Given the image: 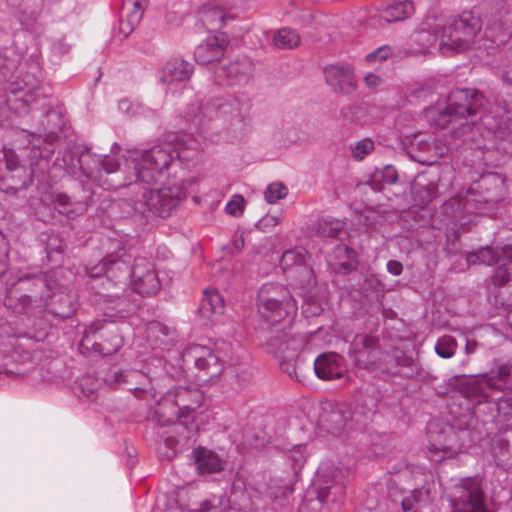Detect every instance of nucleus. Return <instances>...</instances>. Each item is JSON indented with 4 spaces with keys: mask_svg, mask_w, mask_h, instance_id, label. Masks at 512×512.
<instances>
[{
    "mask_svg": "<svg viewBox=\"0 0 512 512\" xmlns=\"http://www.w3.org/2000/svg\"><path fill=\"white\" fill-rule=\"evenodd\" d=\"M175 155L179 161L186 163L194 160L198 155L197 142L177 140L175 144L165 142L149 150L127 151L121 157H93L92 162L99 168L85 173L106 189L124 187L138 181L151 183L168 169Z\"/></svg>",
    "mask_w": 512,
    "mask_h": 512,
    "instance_id": "obj_1",
    "label": "nucleus"
},
{
    "mask_svg": "<svg viewBox=\"0 0 512 512\" xmlns=\"http://www.w3.org/2000/svg\"><path fill=\"white\" fill-rule=\"evenodd\" d=\"M460 393L474 405L488 404L504 418L512 417V364L477 376L457 378Z\"/></svg>",
    "mask_w": 512,
    "mask_h": 512,
    "instance_id": "obj_2",
    "label": "nucleus"
},
{
    "mask_svg": "<svg viewBox=\"0 0 512 512\" xmlns=\"http://www.w3.org/2000/svg\"><path fill=\"white\" fill-rule=\"evenodd\" d=\"M288 288L280 283H266L261 286L257 294V313L267 325L269 337L266 349L279 363L282 370H286L285 353L287 342V316L286 302Z\"/></svg>",
    "mask_w": 512,
    "mask_h": 512,
    "instance_id": "obj_3",
    "label": "nucleus"
},
{
    "mask_svg": "<svg viewBox=\"0 0 512 512\" xmlns=\"http://www.w3.org/2000/svg\"><path fill=\"white\" fill-rule=\"evenodd\" d=\"M483 105V96L474 89H456L447 98L425 109L430 126L444 128L452 125L451 137H461L472 128L468 118L476 115Z\"/></svg>",
    "mask_w": 512,
    "mask_h": 512,
    "instance_id": "obj_4",
    "label": "nucleus"
},
{
    "mask_svg": "<svg viewBox=\"0 0 512 512\" xmlns=\"http://www.w3.org/2000/svg\"><path fill=\"white\" fill-rule=\"evenodd\" d=\"M204 400L203 393L195 387H177L168 391L158 404L155 414L158 422L167 425L176 420L193 417Z\"/></svg>",
    "mask_w": 512,
    "mask_h": 512,
    "instance_id": "obj_5",
    "label": "nucleus"
},
{
    "mask_svg": "<svg viewBox=\"0 0 512 512\" xmlns=\"http://www.w3.org/2000/svg\"><path fill=\"white\" fill-rule=\"evenodd\" d=\"M183 366L188 370L194 367L199 382H214L224 371L223 362L206 346L191 345L181 354Z\"/></svg>",
    "mask_w": 512,
    "mask_h": 512,
    "instance_id": "obj_6",
    "label": "nucleus"
},
{
    "mask_svg": "<svg viewBox=\"0 0 512 512\" xmlns=\"http://www.w3.org/2000/svg\"><path fill=\"white\" fill-rule=\"evenodd\" d=\"M456 32L459 33L460 39L463 40L467 49H480L485 46L481 44V40L486 38L491 42H503L502 25L498 22L487 23L486 28L482 31L479 18L464 13L459 19H456Z\"/></svg>",
    "mask_w": 512,
    "mask_h": 512,
    "instance_id": "obj_7",
    "label": "nucleus"
},
{
    "mask_svg": "<svg viewBox=\"0 0 512 512\" xmlns=\"http://www.w3.org/2000/svg\"><path fill=\"white\" fill-rule=\"evenodd\" d=\"M185 196V186L170 179L161 187L150 189L143 194L147 208L163 218L169 216Z\"/></svg>",
    "mask_w": 512,
    "mask_h": 512,
    "instance_id": "obj_8",
    "label": "nucleus"
},
{
    "mask_svg": "<svg viewBox=\"0 0 512 512\" xmlns=\"http://www.w3.org/2000/svg\"><path fill=\"white\" fill-rule=\"evenodd\" d=\"M40 90V82L32 74L18 77L10 86L12 96L7 100L10 109L17 114L25 113L28 106L40 99Z\"/></svg>",
    "mask_w": 512,
    "mask_h": 512,
    "instance_id": "obj_9",
    "label": "nucleus"
},
{
    "mask_svg": "<svg viewBox=\"0 0 512 512\" xmlns=\"http://www.w3.org/2000/svg\"><path fill=\"white\" fill-rule=\"evenodd\" d=\"M241 110L242 105L237 100H216L205 106L189 108L185 117L194 126H202L205 124L206 119H213L214 117L223 119L239 117Z\"/></svg>",
    "mask_w": 512,
    "mask_h": 512,
    "instance_id": "obj_10",
    "label": "nucleus"
},
{
    "mask_svg": "<svg viewBox=\"0 0 512 512\" xmlns=\"http://www.w3.org/2000/svg\"><path fill=\"white\" fill-rule=\"evenodd\" d=\"M87 274L91 278H97L104 274L108 285L124 289L128 285L131 268L122 259V250H120L116 255H108L103 258L97 266L87 268Z\"/></svg>",
    "mask_w": 512,
    "mask_h": 512,
    "instance_id": "obj_11",
    "label": "nucleus"
},
{
    "mask_svg": "<svg viewBox=\"0 0 512 512\" xmlns=\"http://www.w3.org/2000/svg\"><path fill=\"white\" fill-rule=\"evenodd\" d=\"M128 285L143 296L156 294L161 288V282L155 265L146 258H137L131 267Z\"/></svg>",
    "mask_w": 512,
    "mask_h": 512,
    "instance_id": "obj_12",
    "label": "nucleus"
},
{
    "mask_svg": "<svg viewBox=\"0 0 512 512\" xmlns=\"http://www.w3.org/2000/svg\"><path fill=\"white\" fill-rule=\"evenodd\" d=\"M453 506L455 512H488L478 480L465 479L456 488Z\"/></svg>",
    "mask_w": 512,
    "mask_h": 512,
    "instance_id": "obj_13",
    "label": "nucleus"
},
{
    "mask_svg": "<svg viewBox=\"0 0 512 512\" xmlns=\"http://www.w3.org/2000/svg\"><path fill=\"white\" fill-rule=\"evenodd\" d=\"M429 433L431 434V443L428 445L427 451L431 460L440 462L455 456L461 451L462 445L458 433L453 427L446 426L441 433L434 435L431 425Z\"/></svg>",
    "mask_w": 512,
    "mask_h": 512,
    "instance_id": "obj_14",
    "label": "nucleus"
},
{
    "mask_svg": "<svg viewBox=\"0 0 512 512\" xmlns=\"http://www.w3.org/2000/svg\"><path fill=\"white\" fill-rule=\"evenodd\" d=\"M193 65L183 59L168 61L159 72V81L166 86V93H174L178 86L190 79Z\"/></svg>",
    "mask_w": 512,
    "mask_h": 512,
    "instance_id": "obj_15",
    "label": "nucleus"
},
{
    "mask_svg": "<svg viewBox=\"0 0 512 512\" xmlns=\"http://www.w3.org/2000/svg\"><path fill=\"white\" fill-rule=\"evenodd\" d=\"M376 341L367 335H357L350 350V356L359 368L372 370L379 360L380 351L375 346Z\"/></svg>",
    "mask_w": 512,
    "mask_h": 512,
    "instance_id": "obj_16",
    "label": "nucleus"
},
{
    "mask_svg": "<svg viewBox=\"0 0 512 512\" xmlns=\"http://www.w3.org/2000/svg\"><path fill=\"white\" fill-rule=\"evenodd\" d=\"M324 77L336 92L350 93L356 88L354 70L350 65H329L324 69Z\"/></svg>",
    "mask_w": 512,
    "mask_h": 512,
    "instance_id": "obj_17",
    "label": "nucleus"
},
{
    "mask_svg": "<svg viewBox=\"0 0 512 512\" xmlns=\"http://www.w3.org/2000/svg\"><path fill=\"white\" fill-rule=\"evenodd\" d=\"M227 38L223 33L208 36L195 49L194 56L198 63L207 65L219 61L225 53Z\"/></svg>",
    "mask_w": 512,
    "mask_h": 512,
    "instance_id": "obj_18",
    "label": "nucleus"
},
{
    "mask_svg": "<svg viewBox=\"0 0 512 512\" xmlns=\"http://www.w3.org/2000/svg\"><path fill=\"white\" fill-rule=\"evenodd\" d=\"M410 145L412 150L415 148L419 152V162L432 164L450 151L452 143L440 144L431 142L425 135H416L410 141Z\"/></svg>",
    "mask_w": 512,
    "mask_h": 512,
    "instance_id": "obj_19",
    "label": "nucleus"
},
{
    "mask_svg": "<svg viewBox=\"0 0 512 512\" xmlns=\"http://www.w3.org/2000/svg\"><path fill=\"white\" fill-rule=\"evenodd\" d=\"M351 419V411L343 404L327 403L322 407L321 422L333 433L346 429Z\"/></svg>",
    "mask_w": 512,
    "mask_h": 512,
    "instance_id": "obj_20",
    "label": "nucleus"
},
{
    "mask_svg": "<svg viewBox=\"0 0 512 512\" xmlns=\"http://www.w3.org/2000/svg\"><path fill=\"white\" fill-rule=\"evenodd\" d=\"M316 375L322 380H334L344 374L342 358L336 353H324L319 355L314 363Z\"/></svg>",
    "mask_w": 512,
    "mask_h": 512,
    "instance_id": "obj_21",
    "label": "nucleus"
},
{
    "mask_svg": "<svg viewBox=\"0 0 512 512\" xmlns=\"http://www.w3.org/2000/svg\"><path fill=\"white\" fill-rule=\"evenodd\" d=\"M222 70L231 84H245L253 74L254 65L249 57L243 55L230 61Z\"/></svg>",
    "mask_w": 512,
    "mask_h": 512,
    "instance_id": "obj_22",
    "label": "nucleus"
},
{
    "mask_svg": "<svg viewBox=\"0 0 512 512\" xmlns=\"http://www.w3.org/2000/svg\"><path fill=\"white\" fill-rule=\"evenodd\" d=\"M199 311L202 317L211 321L223 315L225 311L223 296L217 290H205L199 306Z\"/></svg>",
    "mask_w": 512,
    "mask_h": 512,
    "instance_id": "obj_23",
    "label": "nucleus"
},
{
    "mask_svg": "<svg viewBox=\"0 0 512 512\" xmlns=\"http://www.w3.org/2000/svg\"><path fill=\"white\" fill-rule=\"evenodd\" d=\"M193 457L199 474L216 473L223 469L222 459L212 450L196 448L193 450Z\"/></svg>",
    "mask_w": 512,
    "mask_h": 512,
    "instance_id": "obj_24",
    "label": "nucleus"
},
{
    "mask_svg": "<svg viewBox=\"0 0 512 512\" xmlns=\"http://www.w3.org/2000/svg\"><path fill=\"white\" fill-rule=\"evenodd\" d=\"M32 139L29 141L31 146L32 159L30 166L38 164L39 159H47L53 154L52 145L57 139V134L51 131L45 135V138L41 134H33Z\"/></svg>",
    "mask_w": 512,
    "mask_h": 512,
    "instance_id": "obj_25",
    "label": "nucleus"
},
{
    "mask_svg": "<svg viewBox=\"0 0 512 512\" xmlns=\"http://www.w3.org/2000/svg\"><path fill=\"white\" fill-rule=\"evenodd\" d=\"M439 50L444 55L468 50L463 40L460 39L459 33L456 32V20L443 28L439 40Z\"/></svg>",
    "mask_w": 512,
    "mask_h": 512,
    "instance_id": "obj_26",
    "label": "nucleus"
},
{
    "mask_svg": "<svg viewBox=\"0 0 512 512\" xmlns=\"http://www.w3.org/2000/svg\"><path fill=\"white\" fill-rule=\"evenodd\" d=\"M356 253L345 245H338L330 259V265L338 273H347L356 267Z\"/></svg>",
    "mask_w": 512,
    "mask_h": 512,
    "instance_id": "obj_27",
    "label": "nucleus"
},
{
    "mask_svg": "<svg viewBox=\"0 0 512 512\" xmlns=\"http://www.w3.org/2000/svg\"><path fill=\"white\" fill-rule=\"evenodd\" d=\"M414 11L413 4L410 1L396 2L386 5L380 11L381 19L388 23L402 21L412 15Z\"/></svg>",
    "mask_w": 512,
    "mask_h": 512,
    "instance_id": "obj_28",
    "label": "nucleus"
},
{
    "mask_svg": "<svg viewBox=\"0 0 512 512\" xmlns=\"http://www.w3.org/2000/svg\"><path fill=\"white\" fill-rule=\"evenodd\" d=\"M501 251L503 258L492 276V281L495 285H504L512 277V274L509 272L510 270L512 271V246L506 245L501 248Z\"/></svg>",
    "mask_w": 512,
    "mask_h": 512,
    "instance_id": "obj_29",
    "label": "nucleus"
},
{
    "mask_svg": "<svg viewBox=\"0 0 512 512\" xmlns=\"http://www.w3.org/2000/svg\"><path fill=\"white\" fill-rule=\"evenodd\" d=\"M503 258V254L500 249H491L489 247H485L480 249L479 251L469 253L466 257V261L468 265L475 264H499L501 263V259Z\"/></svg>",
    "mask_w": 512,
    "mask_h": 512,
    "instance_id": "obj_30",
    "label": "nucleus"
},
{
    "mask_svg": "<svg viewBox=\"0 0 512 512\" xmlns=\"http://www.w3.org/2000/svg\"><path fill=\"white\" fill-rule=\"evenodd\" d=\"M481 188L491 192L485 201L496 202L504 195V179L497 174H487L481 178Z\"/></svg>",
    "mask_w": 512,
    "mask_h": 512,
    "instance_id": "obj_31",
    "label": "nucleus"
},
{
    "mask_svg": "<svg viewBox=\"0 0 512 512\" xmlns=\"http://www.w3.org/2000/svg\"><path fill=\"white\" fill-rule=\"evenodd\" d=\"M53 204L59 213L69 217L82 214L86 210L84 203H71L70 198L66 194L62 193H58L54 196Z\"/></svg>",
    "mask_w": 512,
    "mask_h": 512,
    "instance_id": "obj_32",
    "label": "nucleus"
},
{
    "mask_svg": "<svg viewBox=\"0 0 512 512\" xmlns=\"http://www.w3.org/2000/svg\"><path fill=\"white\" fill-rule=\"evenodd\" d=\"M412 194L416 201L428 203L437 196V187L434 183H423L417 179L412 185Z\"/></svg>",
    "mask_w": 512,
    "mask_h": 512,
    "instance_id": "obj_33",
    "label": "nucleus"
},
{
    "mask_svg": "<svg viewBox=\"0 0 512 512\" xmlns=\"http://www.w3.org/2000/svg\"><path fill=\"white\" fill-rule=\"evenodd\" d=\"M432 500L429 488L413 492L411 498H405L402 502L403 510L410 511L416 506L417 509L428 505Z\"/></svg>",
    "mask_w": 512,
    "mask_h": 512,
    "instance_id": "obj_34",
    "label": "nucleus"
},
{
    "mask_svg": "<svg viewBox=\"0 0 512 512\" xmlns=\"http://www.w3.org/2000/svg\"><path fill=\"white\" fill-rule=\"evenodd\" d=\"M475 207V200L470 199L467 195L465 197H454L451 198L444 205L445 213L447 214H456L462 210L467 213L472 212Z\"/></svg>",
    "mask_w": 512,
    "mask_h": 512,
    "instance_id": "obj_35",
    "label": "nucleus"
},
{
    "mask_svg": "<svg viewBox=\"0 0 512 512\" xmlns=\"http://www.w3.org/2000/svg\"><path fill=\"white\" fill-rule=\"evenodd\" d=\"M375 148L374 141L370 138L361 139L350 145L351 157L356 161L363 160Z\"/></svg>",
    "mask_w": 512,
    "mask_h": 512,
    "instance_id": "obj_36",
    "label": "nucleus"
},
{
    "mask_svg": "<svg viewBox=\"0 0 512 512\" xmlns=\"http://www.w3.org/2000/svg\"><path fill=\"white\" fill-rule=\"evenodd\" d=\"M457 349V342L455 338L449 335H444L439 338L435 345L436 353L442 358H451Z\"/></svg>",
    "mask_w": 512,
    "mask_h": 512,
    "instance_id": "obj_37",
    "label": "nucleus"
},
{
    "mask_svg": "<svg viewBox=\"0 0 512 512\" xmlns=\"http://www.w3.org/2000/svg\"><path fill=\"white\" fill-rule=\"evenodd\" d=\"M229 500L226 496L213 497L201 503L199 512H227Z\"/></svg>",
    "mask_w": 512,
    "mask_h": 512,
    "instance_id": "obj_38",
    "label": "nucleus"
},
{
    "mask_svg": "<svg viewBox=\"0 0 512 512\" xmlns=\"http://www.w3.org/2000/svg\"><path fill=\"white\" fill-rule=\"evenodd\" d=\"M397 172L392 166H386L382 170H377L372 175V186L375 190H381L376 183L383 182L385 184H393L397 181Z\"/></svg>",
    "mask_w": 512,
    "mask_h": 512,
    "instance_id": "obj_39",
    "label": "nucleus"
},
{
    "mask_svg": "<svg viewBox=\"0 0 512 512\" xmlns=\"http://www.w3.org/2000/svg\"><path fill=\"white\" fill-rule=\"evenodd\" d=\"M319 227L323 235L336 237L343 232L344 224L340 220H323L319 223Z\"/></svg>",
    "mask_w": 512,
    "mask_h": 512,
    "instance_id": "obj_40",
    "label": "nucleus"
},
{
    "mask_svg": "<svg viewBox=\"0 0 512 512\" xmlns=\"http://www.w3.org/2000/svg\"><path fill=\"white\" fill-rule=\"evenodd\" d=\"M286 187L281 183H272L267 187L265 192V199L269 203H275L279 199L285 197Z\"/></svg>",
    "mask_w": 512,
    "mask_h": 512,
    "instance_id": "obj_41",
    "label": "nucleus"
},
{
    "mask_svg": "<svg viewBox=\"0 0 512 512\" xmlns=\"http://www.w3.org/2000/svg\"><path fill=\"white\" fill-rule=\"evenodd\" d=\"M244 210V198L240 194L234 195L226 204L225 211L232 216H240Z\"/></svg>",
    "mask_w": 512,
    "mask_h": 512,
    "instance_id": "obj_42",
    "label": "nucleus"
},
{
    "mask_svg": "<svg viewBox=\"0 0 512 512\" xmlns=\"http://www.w3.org/2000/svg\"><path fill=\"white\" fill-rule=\"evenodd\" d=\"M291 461L293 462L294 472L297 475L306 461L304 448L302 446H297L290 451V462Z\"/></svg>",
    "mask_w": 512,
    "mask_h": 512,
    "instance_id": "obj_43",
    "label": "nucleus"
},
{
    "mask_svg": "<svg viewBox=\"0 0 512 512\" xmlns=\"http://www.w3.org/2000/svg\"><path fill=\"white\" fill-rule=\"evenodd\" d=\"M122 344H123L122 338L118 335H114L111 338V342L109 343V345L107 342L99 344L100 352L104 355H110L112 353L117 352L120 349V347L122 346Z\"/></svg>",
    "mask_w": 512,
    "mask_h": 512,
    "instance_id": "obj_44",
    "label": "nucleus"
},
{
    "mask_svg": "<svg viewBox=\"0 0 512 512\" xmlns=\"http://www.w3.org/2000/svg\"><path fill=\"white\" fill-rule=\"evenodd\" d=\"M389 51L387 48H379L376 51L369 53L365 57V62L368 64H377L386 60L388 57Z\"/></svg>",
    "mask_w": 512,
    "mask_h": 512,
    "instance_id": "obj_45",
    "label": "nucleus"
},
{
    "mask_svg": "<svg viewBox=\"0 0 512 512\" xmlns=\"http://www.w3.org/2000/svg\"><path fill=\"white\" fill-rule=\"evenodd\" d=\"M275 47L284 49L288 45V30L283 28L278 30L273 37Z\"/></svg>",
    "mask_w": 512,
    "mask_h": 512,
    "instance_id": "obj_46",
    "label": "nucleus"
},
{
    "mask_svg": "<svg viewBox=\"0 0 512 512\" xmlns=\"http://www.w3.org/2000/svg\"><path fill=\"white\" fill-rule=\"evenodd\" d=\"M2 153L7 168L9 170L16 169L18 166V158L15 152L12 149L4 148Z\"/></svg>",
    "mask_w": 512,
    "mask_h": 512,
    "instance_id": "obj_47",
    "label": "nucleus"
},
{
    "mask_svg": "<svg viewBox=\"0 0 512 512\" xmlns=\"http://www.w3.org/2000/svg\"><path fill=\"white\" fill-rule=\"evenodd\" d=\"M417 40L423 44L424 49H428L437 42V36L431 34L429 31H422L418 34Z\"/></svg>",
    "mask_w": 512,
    "mask_h": 512,
    "instance_id": "obj_48",
    "label": "nucleus"
},
{
    "mask_svg": "<svg viewBox=\"0 0 512 512\" xmlns=\"http://www.w3.org/2000/svg\"><path fill=\"white\" fill-rule=\"evenodd\" d=\"M364 83L368 88L375 89L382 85L383 79L375 73H368L364 77Z\"/></svg>",
    "mask_w": 512,
    "mask_h": 512,
    "instance_id": "obj_49",
    "label": "nucleus"
},
{
    "mask_svg": "<svg viewBox=\"0 0 512 512\" xmlns=\"http://www.w3.org/2000/svg\"><path fill=\"white\" fill-rule=\"evenodd\" d=\"M330 490H331V488L327 487V486L320 487L319 491H318L317 498L315 500H311L310 504H312L314 508H317L318 506H320L322 502L327 500V498L330 494Z\"/></svg>",
    "mask_w": 512,
    "mask_h": 512,
    "instance_id": "obj_50",
    "label": "nucleus"
},
{
    "mask_svg": "<svg viewBox=\"0 0 512 512\" xmlns=\"http://www.w3.org/2000/svg\"><path fill=\"white\" fill-rule=\"evenodd\" d=\"M387 271L394 276H398L402 273L403 266L398 261L390 260L387 263Z\"/></svg>",
    "mask_w": 512,
    "mask_h": 512,
    "instance_id": "obj_51",
    "label": "nucleus"
},
{
    "mask_svg": "<svg viewBox=\"0 0 512 512\" xmlns=\"http://www.w3.org/2000/svg\"><path fill=\"white\" fill-rule=\"evenodd\" d=\"M136 26L137 25H132L131 21L126 18L120 21L119 31L126 37L134 30Z\"/></svg>",
    "mask_w": 512,
    "mask_h": 512,
    "instance_id": "obj_52",
    "label": "nucleus"
},
{
    "mask_svg": "<svg viewBox=\"0 0 512 512\" xmlns=\"http://www.w3.org/2000/svg\"><path fill=\"white\" fill-rule=\"evenodd\" d=\"M143 16V12H141L140 8H134L130 11V13L127 15V19L131 21L132 25H138L141 21Z\"/></svg>",
    "mask_w": 512,
    "mask_h": 512,
    "instance_id": "obj_53",
    "label": "nucleus"
},
{
    "mask_svg": "<svg viewBox=\"0 0 512 512\" xmlns=\"http://www.w3.org/2000/svg\"><path fill=\"white\" fill-rule=\"evenodd\" d=\"M377 213L375 211L369 210L366 211L365 215L363 216V223L365 226H373L377 222Z\"/></svg>",
    "mask_w": 512,
    "mask_h": 512,
    "instance_id": "obj_54",
    "label": "nucleus"
},
{
    "mask_svg": "<svg viewBox=\"0 0 512 512\" xmlns=\"http://www.w3.org/2000/svg\"><path fill=\"white\" fill-rule=\"evenodd\" d=\"M305 306H306V309L304 310V312L309 315H317L323 309L321 307V305H317V306L313 307L311 310H309L310 307L312 306V304H310L309 300H305Z\"/></svg>",
    "mask_w": 512,
    "mask_h": 512,
    "instance_id": "obj_55",
    "label": "nucleus"
},
{
    "mask_svg": "<svg viewBox=\"0 0 512 512\" xmlns=\"http://www.w3.org/2000/svg\"><path fill=\"white\" fill-rule=\"evenodd\" d=\"M477 343L475 341L467 340L466 346H465V352L467 354H472L476 351Z\"/></svg>",
    "mask_w": 512,
    "mask_h": 512,
    "instance_id": "obj_56",
    "label": "nucleus"
},
{
    "mask_svg": "<svg viewBox=\"0 0 512 512\" xmlns=\"http://www.w3.org/2000/svg\"><path fill=\"white\" fill-rule=\"evenodd\" d=\"M300 44V36L290 31V48L297 47Z\"/></svg>",
    "mask_w": 512,
    "mask_h": 512,
    "instance_id": "obj_57",
    "label": "nucleus"
},
{
    "mask_svg": "<svg viewBox=\"0 0 512 512\" xmlns=\"http://www.w3.org/2000/svg\"><path fill=\"white\" fill-rule=\"evenodd\" d=\"M502 79L508 84H512V67L506 69L502 74Z\"/></svg>",
    "mask_w": 512,
    "mask_h": 512,
    "instance_id": "obj_58",
    "label": "nucleus"
},
{
    "mask_svg": "<svg viewBox=\"0 0 512 512\" xmlns=\"http://www.w3.org/2000/svg\"><path fill=\"white\" fill-rule=\"evenodd\" d=\"M132 5L134 8H140L141 12H144L146 8V0H132Z\"/></svg>",
    "mask_w": 512,
    "mask_h": 512,
    "instance_id": "obj_59",
    "label": "nucleus"
},
{
    "mask_svg": "<svg viewBox=\"0 0 512 512\" xmlns=\"http://www.w3.org/2000/svg\"><path fill=\"white\" fill-rule=\"evenodd\" d=\"M233 245L236 251H240L244 246V240L242 235L239 238H235L233 241Z\"/></svg>",
    "mask_w": 512,
    "mask_h": 512,
    "instance_id": "obj_60",
    "label": "nucleus"
},
{
    "mask_svg": "<svg viewBox=\"0 0 512 512\" xmlns=\"http://www.w3.org/2000/svg\"><path fill=\"white\" fill-rule=\"evenodd\" d=\"M13 293L14 291L13 290H10L6 299H5V303L7 306L9 307H14L16 309V306L13 304Z\"/></svg>",
    "mask_w": 512,
    "mask_h": 512,
    "instance_id": "obj_61",
    "label": "nucleus"
},
{
    "mask_svg": "<svg viewBox=\"0 0 512 512\" xmlns=\"http://www.w3.org/2000/svg\"><path fill=\"white\" fill-rule=\"evenodd\" d=\"M119 107H120L121 110L129 112V106H128V101L127 100L121 101L120 104H119Z\"/></svg>",
    "mask_w": 512,
    "mask_h": 512,
    "instance_id": "obj_62",
    "label": "nucleus"
},
{
    "mask_svg": "<svg viewBox=\"0 0 512 512\" xmlns=\"http://www.w3.org/2000/svg\"><path fill=\"white\" fill-rule=\"evenodd\" d=\"M213 14H215L216 16H218L219 18V23L222 24L223 23V14L220 10H215L213 12Z\"/></svg>",
    "mask_w": 512,
    "mask_h": 512,
    "instance_id": "obj_63",
    "label": "nucleus"
},
{
    "mask_svg": "<svg viewBox=\"0 0 512 512\" xmlns=\"http://www.w3.org/2000/svg\"><path fill=\"white\" fill-rule=\"evenodd\" d=\"M160 328H161L160 324H158V323H152V324L150 325V327H149V330H150V331H156V330H158V329H160Z\"/></svg>",
    "mask_w": 512,
    "mask_h": 512,
    "instance_id": "obj_64",
    "label": "nucleus"
}]
</instances>
